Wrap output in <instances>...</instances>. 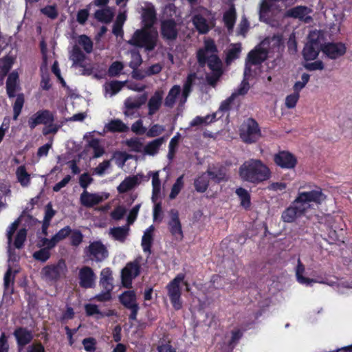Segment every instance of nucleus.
I'll return each instance as SVG.
<instances>
[{
	"mask_svg": "<svg viewBox=\"0 0 352 352\" xmlns=\"http://www.w3.org/2000/svg\"><path fill=\"white\" fill-rule=\"evenodd\" d=\"M282 44L283 42L281 36L276 35L272 37L265 38L260 43L259 45L249 53L244 71L245 78L241 82L239 87L232 93L231 98H234L238 96H243L248 93L250 89V85L247 80L252 75L251 66L252 65L260 64L266 59L270 51L278 50Z\"/></svg>",
	"mask_w": 352,
	"mask_h": 352,
	"instance_id": "nucleus-1",
	"label": "nucleus"
},
{
	"mask_svg": "<svg viewBox=\"0 0 352 352\" xmlns=\"http://www.w3.org/2000/svg\"><path fill=\"white\" fill-rule=\"evenodd\" d=\"M239 175L243 182L258 184L270 179L272 173L268 166L261 160L250 159L240 166Z\"/></svg>",
	"mask_w": 352,
	"mask_h": 352,
	"instance_id": "nucleus-2",
	"label": "nucleus"
},
{
	"mask_svg": "<svg viewBox=\"0 0 352 352\" xmlns=\"http://www.w3.org/2000/svg\"><path fill=\"white\" fill-rule=\"evenodd\" d=\"M197 58L202 65L208 63L209 68L212 72V76L208 77V81L210 85H214L221 74V64L216 54V47L212 40H205L204 48L197 52Z\"/></svg>",
	"mask_w": 352,
	"mask_h": 352,
	"instance_id": "nucleus-3",
	"label": "nucleus"
},
{
	"mask_svg": "<svg viewBox=\"0 0 352 352\" xmlns=\"http://www.w3.org/2000/svg\"><path fill=\"white\" fill-rule=\"evenodd\" d=\"M305 188H307V186H300L297 196L293 201L294 205L304 215L309 211L315 210L316 207H318L326 199V196L320 188L303 190Z\"/></svg>",
	"mask_w": 352,
	"mask_h": 352,
	"instance_id": "nucleus-4",
	"label": "nucleus"
},
{
	"mask_svg": "<svg viewBox=\"0 0 352 352\" xmlns=\"http://www.w3.org/2000/svg\"><path fill=\"white\" fill-rule=\"evenodd\" d=\"M196 76L195 74L188 75L184 88L182 91L179 85H174L168 91L165 100L164 105L167 107L172 108L178 101L179 104L183 105L187 100V98L191 91L192 82L195 80Z\"/></svg>",
	"mask_w": 352,
	"mask_h": 352,
	"instance_id": "nucleus-5",
	"label": "nucleus"
},
{
	"mask_svg": "<svg viewBox=\"0 0 352 352\" xmlns=\"http://www.w3.org/2000/svg\"><path fill=\"white\" fill-rule=\"evenodd\" d=\"M157 41L158 32L155 29L144 28L135 31L129 43L143 47L146 51H152L156 47Z\"/></svg>",
	"mask_w": 352,
	"mask_h": 352,
	"instance_id": "nucleus-6",
	"label": "nucleus"
},
{
	"mask_svg": "<svg viewBox=\"0 0 352 352\" xmlns=\"http://www.w3.org/2000/svg\"><path fill=\"white\" fill-rule=\"evenodd\" d=\"M184 280V275L179 274L168 285L166 286L168 290V295L170 299L173 306L176 309L182 308L181 301V287L182 283H184L186 286V290L189 291L188 284Z\"/></svg>",
	"mask_w": 352,
	"mask_h": 352,
	"instance_id": "nucleus-7",
	"label": "nucleus"
},
{
	"mask_svg": "<svg viewBox=\"0 0 352 352\" xmlns=\"http://www.w3.org/2000/svg\"><path fill=\"white\" fill-rule=\"evenodd\" d=\"M167 227L173 239L176 241H182L184 239V232L179 212L171 209L168 212Z\"/></svg>",
	"mask_w": 352,
	"mask_h": 352,
	"instance_id": "nucleus-8",
	"label": "nucleus"
},
{
	"mask_svg": "<svg viewBox=\"0 0 352 352\" xmlns=\"http://www.w3.org/2000/svg\"><path fill=\"white\" fill-rule=\"evenodd\" d=\"M240 137L246 143H253L261 137V131L257 122L253 119L245 121L240 129Z\"/></svg>",
	"mask_w": 352,
	"mask_h": 352,
	"instance_id": "nucleus-9",
	"label": "nucleus"
},
{
	"mask_svg": "<svg viewBox=\"0 0 352 352\" xmlns=\"http://www.w3.org/2000/svg\"><path fill=\"white\" fill-rule=\"evenodd\" d=\"M69 60L72 61V67H79L80 72L82 75H90L92 73V68L91 66H86L84 64L85 55L80 50L79 46L74 45L72 50L69 52Z\"/></svg>",
	"mask_w": 352,
	"mask_h": 352,
	"instance_id": "nucleus-10",
	"label": "nucleus"
},
{
	"mask_svg": "<svg viewBox=\"0 0 352 352\" xmlns=\"http://www.w3.org/2000/svg\"><path fill=\"white\" fill-rule=\"evenodd\" d=\"M140 271V265L138 260L130 262L122 269L121 273L122 283L124 287H131L132 280L137 277Z\"/></svg>",
	"mask_w": 352,
	"mask_h": 352,
	"instance_id": "nucleus-11",
	"label": "nucleus"
},
{
	"mask_svg": "<svg viewBox=\"0 0 352 352\" xmlns=\"http://www.w3.org/2000/svg\"><path fill=\"white\" fill-rule=\"evenodd\" d=\"M85 253L89 259L100 262L108 256L107 248L100 241H94L86 248Z\"/></svg>",
	"mask_w": 352,
	"mask_h": 352,
	"instance_id": "nucleus-12",
	"label": "nucleus"
},
{
	"mask_svg": "<svg viewBox=\"0 0 352 352\" xmlns=\"http://www.w3.org/2000/svg\"><path fill=\"white\" fill-rule=\"evenodd\" d=\"M67 267L64 261H60L56 265H48L43 268L41 274L43 278L48 280H54L60 278L65 274Z\"/></svg>",
	"mask_w": 352,
	"mask_h": 352,
	"instance_id": "nucleus-13",
	"label": "nucleus"
},
{
	"mask_svg": "<svg viewBox=\"0 0 352 352\" xmlns=\"http://www.w3.org/2000/svg\"><path fill=\"white\" fill-rule=\"evenodd\" d=\"M109 194L106 192L91 193L84 190L80 196V204L87 208L93 207L107 199Z\"/></svg>",
	"mask_w": 352,
	"mask_h": 352,
	"instance_id": "nucleus-14",
	"label": "nucleus"
},
{
	"mask_svg": "<svg viewBox=\"0 0 352 352\" xmlns=\"http://www.w3.org/2000/svg\"><path fill=\"white\" fill-rule=\"evenodd\" d=\"M54 114L49 110H39L34 113L28 120V125L31 129H34L39 124H47L54 121Z\"/></svg>",
	"mask_w": 352,
	"mask_h": 352,
	"instance_id": "nucleus-15",
	"label": "nucleus"
},
{
	"mask_svg": "<svg viewBox=\"0 0 352 352\" xmlns=\"http://www.w3.org/2000/svg\"><path fill=\"white\" fill-rule=\"evenodd\" d=\"M311 12L312 10L310 8L306 6H298L287 10L285 16L309 23L312 21Z\"/></svg>",
	"mask_w": 352,
	"mask_h": 352,
	"instance_id": "nucleus-16",
	"label": "nucleus"
},
{
	"mask_svg": "<svg viewBox=\"0 0 352 352\" xmlns=\"http://www.w3.org/2000/svg\"><path fill=\"white\" fill-rule=\"evenodd\" d=\"M274 162L282 168L292 169L297 164L296 157L288 151H280L274 157Z\"/></svg>",
	"mask_w": 352,
	"mask_h": 352,
	"instance_id": "nucleus-17",
	"label": "nucleus"
},
{
	"mask_svg": "<svg viewBox=\"0 0 352 352\" xmlns=\"http://www.w3.org/2000/svg\"><path fill=\"white\" fill-rule=\"evenodd\" d=\"M322 52L330 59H336L343 56L346 47L342 43H329L322 47Z\"/></svg>",
	"mask_w": 352,
	"mask_h": 352,
	"instance_id": "nucleus-18",
	"label": "nucleus"
},
{
	"mask_svg": "<svg viewBox=\"0 0 352 352\" xmlns=\"http://www.w3.org/2000/svg\"><path fill=\"white\" fill-rule=\"evenodd\" d=\"M144 179L145 176L142 173L129 176L120 183L117 190L120 193L126 192L140 184Z\"/></svg>",
	"mask_w": 352,
	"mask_h": 352,
	"instance_id": "nucleus-19",
	"label": "nucleus"
},
{
	"mask_svg": "<svg viewBox=\"0 0 352 352\" xmlns=\"http://www.w3.org/2000/svg\"><path fill=\"white\" fill-rule=\"evenodd\" d=\"M96 276L89 267H83L79 272L80 285L85 288H91L95 285Z\"/></svg>",
	"mask_w": 352,
	"mask_h": 352,
	"instance_id": "nucleus-20",
	"label": "nucleus"
},
{
	"mask_svg": "<svg viewBox=\"0 0 352 352\" xmlns=\"http://www.w3.org/2000/svg\"><path fill=\"white\" fill-rule=\"evenodd\" d=\"M178 29L173 19L163 20L161 23V34L166 40H174L177 38Z\"/></svg>",
	"mask_w": 352,
	"mask_h": 352,
	"instance_id": "nucleus-21",
	"label": "nucleus"
},
{
	"mask_svg": "<svg viewBox=\"0 0 352 352\" xmlns=\"http://www.w3.org/2000/svg\"><path fill=\"white\" fill-rule=\"evenodd\" d=\"M71 232V228L69 226H65V228L60 230L56 234H54L50 239L47 238H43L41 239V245H47L49 248H54L56 245L65 239L69 235Z\"/></svg>",
	"mask_w": 352,
	"mask_h": 352,
	"instance_id": "nucleus-22",
	"label": "nucleus"
},
{
	"mask_svg": "<svg viewBox=\"0 0 352 352\" xmlns=\"http://www.w3.org/2000/svg\"><path fill=\"white\" fill-rule=\"evenodd\" d=\"M208 175L215 182L226 181L228 179L226 168L219 164L210 166L208 169Z\"/></svg>",
	"mask_w": 352,
	"mask_h": 352,
	"instance_id": "nucleus-23",
	"label": "nucleus"
},
{
	"mask_svg": "<svg viewBox=\"0 0 352 352\" xmlns=\"http://www.w3.org/2000/svg\"><path fill=\"white\" fill-rule=\"evenodd\" d=\"M121 303L128 309H130L134 314L138 310L136 303V295L134 291H126L120 296Z\"/></svg>",
	"mask_w": 352,
	"mask_h": 352,
	"instance_id": "nucleus-24",
	"label": "nucleus"
},
{
	"mask_svg": "<svg viewBox=\"0 0 352 352\" xmlns=\"http://www.w3.org/2000/svg\"><path fill=\"white\" fill-rule=\"evenodd\" d=\"M164 98V91L157 90L148 101V114L154 115L160 108Z\"/></svg>",
	"mask_w": 352,
	"mask_h": 352,
	"instance_id": "nucleus-25",
	"label": "nucleus"
},
{
	"mask_svg": "<svg viewBox=\"0 0 352 352\" xmlns=\"http://www.w3.org/2000/svg\"><path fill=\"white\" fill-rule=\"evenodd\" d=\"M156 20V13L153 5L146 3L143 8L142 21L144 28H151Z\"/></svg>",
	"mask_w": 352,
	"mask_h": 352,
	"instance_id": "nucleus-26",
	"label": "nucleus"
},
{
	"mask_svg": "<svg viewBox=\"0 0 352 352\" xmlns=\"http://www.w3.org/2000/svg\"><path fill=\"white\" fill-rule=\"evenodd\" d=\"M302 215L304 214L292 201L291 205L283 212L281 219L284 222L292 223Z\"/></svg>",
	"mask_w": 352,
	"mask_h": 352,
	"instance_id": "nucleus-27",
	"label": "nucleus"
},
{
	"mask_svg": "<svg viewBox=\"0 0 352 352\" xmlns=\"http://www.w3.org/2000/svg\"><path fill=\"white\" fill-rule=\"evenodd\" d=\"M164 141V138H160L148 142L145 146L143 145V155L155 156L158 153L160 148Z\"/></svg>",
	"mask_w": 352,
	"mask_h": 352,
	"instance_id": "nucleus-28",
	"label": "nucleus"
},
{
	"mask_svg": "<svg viewBox=\"0 0 352 352\" xmlns=\"http://www.w3.org/2000/svg\"><path fill=\"white\" fill-rule=\"evenodd\" d=\"M322 46L318 44L306 43L302 50V55L306 61L315 60L319 54L320 51H322Z\"/></svg>",
	"mask_w": 352,
	"mask_h": 352,
	"instance_id": "nucleus-29",
	"label": "nucleus"
},
{
	"mask_svg": "<svg viewBox=\"0 0 352 352\" xmlns=\"http://www.w3.org/2000/svg\"><path fill=\"white\" fill-rule=\"evenodd\" d=\"M152 178V201L156 202L161 194V182L160 179L159 171H151L148 173Z\"/></svg>",
	"mask_w": 352,
	"mask_h": 352,
	"instance_id": "nucleus-30",
	"label": "nucleus"
},
{
	"mask_svg": "<svg viewBox=\"0 0 352 352\" xmlns=\"http://www.w3.org/2000/svg\"><path fill=\"white\" fill-rule=\"evenodd\" d=\"M99 285L104 290L113 288L112 272L109 268H104L100 272Z\"/></svg>",
	"mask_w": 352,
	"mask_h": 352,
	"instance_id": "nucleus-31",
	"label": "nucleus"
},
{
	"mask_svg": "<svg viewBox=\"0 0 352 352\" xmlns=\"http://www.w3.org/2000/svg\"><path fill=\"white\" fill-rule=\"evenodd\" d=\"M305 269L300 259L298 260V264L296 269V276L298 283L305 285H311L313 283H323L324 282L318 281L314 279L309 278L304 276Z\"/></svg>",
	"mask_w": 352,
	"mask_h": 352,
	"instance_id": "nucleus-32",
	"label": "nucleus"
},
{
	"mask_svg": "<svg viewBox=\"0 0 352 352\" xmlns=\"http://www.w3.org/2000/svg\"><path fill=\"white\" fill-rule=\"evenodd\" d=\"M16 177L17 182L23 187H28L31 182L30 175L28 173L25 166H19L16 169Z\"/></svg>",
	"mask_w": 352,
	"mask_h": 352,
	"instance_id": "nucleus-33",
	"label": "nucleus"
},
{
	"mask_svg": "<svg viewBox=\"0 0 352 352\" xmlns=\"http://www.w3.org/2000/svg\"><path fill=\"white\" fill-rule=\"evenodd\" d=\"M19 74L16 72H12L8 76L6 81L7 93L10 98L15 96V92L18 87Z\"/></svg>",
	"mask_w": 352,
	"mask_h": 352,
	"instance_id": "nucleus-34",
	"label": "nucleus"
},
{
	"mask_svg": "<svg viewBox=\"0 0 352 352\" xmlns=\"http://www.w3.org/2000/svg\"><path fill=\"white\" fill-rule=\"evenodd\" d=\"M14 336L19 345L24 346L32 339V333L23 328H19L14 331Z\"/></svg>",
	"mask_w": 352,
	"mask_h": 352,
	"instance_id": "nucleus-35",
	"label": "nucleus"
},
{
	"mask_svg": "<svg viewBox=\"0 0 352 352\" xmlns=\"http://www.w3.org/2000/svg\"><path fill=\"white\" fill-rule=\"evenodd\" d=\"M105 129L110 132H125L129 130L128 126L119 119L111 120L105 125Z\"/></svg>",
	"mask_w": 352,
	"mask_h": 352,
	"instance_id": "nucleus-36",
	"label": "nucleus"
},
{
	"mask_svg": "<svg viewBox=\"0 0 352 352\" xmlns=\"http://www.w3.org/2000/svg\"><path fill=\"white\" fill-rule=\"evenodd\" d=\"M192 22L196 29L201 34L206 33L209 29L210 25L207 20L201 14H196L192 19Z\"/></svg>",
	"mask_w": 352,
	"mask_h": 352,
	"instance_id": "nucleus-37",
	"label": "nucleus"
},
{
	"mask_svg": "<svg viewBox=\"0 0 352 352\" xmlns=\"http://www.w3.org/2000/svg\"><path fill=\"white\" fill-rule=\"evenodd\" d=\"M154 231V226H151L146 230V231L144 233L142 239V246L144 252H150V248L153 239Z\"/></svg>",
	"mask_w": 352,
	"mask_h": 352,
	"instance_id": "nucleus-38",
	"label": "nucleus"
},
{
	"mask_svg": "<svg viewBox=\"0 0 352 352\" xmlns=\"http://www.w3.org/2000/svg\"><path fill=\"white\" fill-rule=\"evenodd\" d=\"M124 85V82L111 81L104 85L105 95L113 96L118 93Z\"/></svg>",
	"mask_w": 352,
	"mask_h": 352,
	"instance_id": "nucleus-39",
	"label": "nucleus"
},
{
	"mask_svg": "<svg viewBox=\"0 0 352 352\" xmlns=\"http://www.w3.org/2000/svg\"><path fill=\"white\" fill-rule=\"evenodd\" d=\"M235 192L240 199L241 206L245 209L249 208L251 205L249 192L245 188H239L236 190Z\"/></svg>",
	"mask_w": 352,
	"mask_h": 352,
	"instance_id": "nucleus-40",
	"label": "nucleus"
},
{
	"mask_svg": "<svg viewBox=\"0 0 352 352\" xmlns=\"http://www.w3.org/2000/svg\"><path fill=\"white\" fill-rule=\"evenodd\" d=\"M38 245L42 248L40 250L35 252L33 256L36 260L45 262L50 257V250L52 248H49L47 245H41V240L38 242Z\"/></svg>",
	"mask_w": 352,
	"mask_h": 352,
	"instance_id": "nucleus-41",
	"label": "nucleus"
},
{
	"mask_svg": "<svg viewBox=\"0 0 352 352\" xmlns=\"http://www.w3.org/2000/svg\"><path fill=\"white\" fill-rule=\"evenodd\" d=\"M113 16V12L109 8L97 10L95 17L98 21L104 23H109Z\"/></svg>",
	"mask_w": 352,
	"mask_h": 352,
	"instance_id": "nucleus-42",
	"label": "nucleus"
},
{
	"mask_svg": "<svg viewBox=\"0 0 352 352\" xmlns=\"http://www.w3.org/2000/svg\"><path fill=\"white\" fill-rule=\"evenodd\" d=\"M124 144L131 151L142 153L144 144L138 138L126 140Z\"/></svg>",
	"mask_w": 352,
	"mask_h": 352,
	"instance_id": "nucleus-43",
	"label": "nucleus"
},
{
	"mask_svg": "<svg viewBox=\"0 0 352 352\" xmlns=\"http://www.w3.org/2000/svg\"><path fill=\"white\" fill-rule=\"evenodd\" d=\"M64 124L65 121L63 120L60 123H55L54 121L50 122L47 124L44 125L42 133L44 135L56 134Z\"/></svg>",
	"mask_w": 352,
	"mask_h": 352,
	"instance_id": "nucleus-44",
	"label": "nucleus"
},
{
	"mask_svg": "<svg viewBox=\"0 0 352 352\" xmlns=\"http://www.w3.org/2000/svg\"><path fill=\"white\" fill-rule=\"evenodd\" d=\"M129 232L127 226L113 228L111 229L110 234L112 236L118 241H123L126 237Z\"/></svg>",
	"mask_w": 352,
	"mask_h": 352,
	"instance_id": "nucleus-45",
	"label": "nucleus"
},
{
	"mask_svg": "<svg viewBox=\"0 0 352 352\" xmlns=\"http://www.w3.org/2000/svg\"><path fill=\"white\" fill-rule=\"evenodd\" d=\"M208 173H204L195 181V186L197 191L205 192L208 186Z\"/></svg>",
	"mask_w": 352,
	"mask_h": 352,
	"instance_id": "nucleus-46",
	"label": "nucleus"
},
{
	"mask_svg": "<svg viewBox=\"0 0 352 352\" xmlns=\"http://www.w3.org/2000/svg\"><path fill=\"white\" fill-rule=\"evenodd\" d=\"M236 19L235 9L233 6L230 7L223 15V21L229 30H232Z\"/></svg>",
	"mask_w": 352,
	"mask_h": 352,
	"instance_id": "nucleus-47",
	"label": "nucleus"
},
{
	"mask_svg": "<svg viewBox=\"0 0 352 352\" xmlns=\"http://www.w3.org/2000/svg\"><path fill=\"white\" fill-rule=\"evenodd\" d=\"M241 51V44L236 43L233 45L228 51L226 56V63L230 64L234 59L239 58Z\"/></svg>",
	"mask_w": 352,
	"mask_h": 352,
	"instance_id": "nucleus-48",
	"label": "nucleus"
},
{
	"mask_svg": "<svg viewBox=\"0 0 352 352\" xmlns=\"http://www.w3.org/2000/svg\"><path fill=\"white\" fill-rule=\"evenodd\" d=\"M89 146L94 151V157L98 158L104 153V148L98 139H92L89 142Z\"/></svg>",
	"mask_w": 352,
	"mask_h": 352,
	"instance_id": "nucleus-49",
	"label": "nucleus"
},
{
	"mask_svg": "<svg viewBox=\"0 0 352 352\" xmlns=\"http://www.w3.org/2000/svg\"><path fill=\"white\" fill-rule=\"evenodd\" d=\"M215 118V115H207L205 117L197 116L190 123V126H195L202 124H208L212 122Z\"/></svg>",
	"mask_w": 352,
	"mask_h": 352,
	"instance_id": "nucleus-50",
	"label": "nucleus"
},
{
	"mask_svg": "<svg viewBox=\"0 0 352 352\" xmlns=\"http://www.w3.org/2000/svg\"><path fill=\"white\" fill-rule=\"evenodd\" d=\"M24 104V97L23 94H19L17 96L14 104L13 105V119L16 120L18 119L19 116L21 112V109L23 108Z\"/></svg>",
	"mask_w": 352,
	"mask_h": 352,
	"instance_id": "nucleus-51",
	"label": "nucleus"
},
{
	"mask_svg": "<svg viewBox=\"0 0 352 352\" xmlns=\"http://www.w3.org/2000/svg\"><path fill=\"white\" fill-rule=\"evenodd\" d=\"M165 131V126L159 124L151 125L146 130V135L148 138H155L160 135Z\"/></svg>",
	"mask_w": 352,
	"mask_h": 352,
	"instance_id": "nucleus-52",
	"label": "nucleus"
},
{
	"mask_svg": "<svg viewBox=\"0 0 352 352\" xmlns=\"http://www.w3.org/2000/svg\"><path fill=\"white\" fill-rule=\"evenodd\" d=\"M85 309L88 316H95L97 319H100L105 316V314L101 312L96 305L87 304L85 306Z\"/></svg>",
	"mask_w": 352,
	"mask_h": 352,
	"instance_id": "nucleus-53",
	"label": "nucleus"
},
{
	"mask_svg": "<svg viewBox=\"0 0 352 352\" xmlns=\"http://www.w3.org/2000/svg\"><path fill=\"white\" fill-rule=\"evenodd\" d=\"M78 44L82 46L87 53H90L93 49V43L91 39L85 35H81L78 38Z\"/></svg>",
	"mask_w": 352,
	"mask_h": 352,
	"instance_id": "nucleus-54",
	"label": "nucleus"
},
{
	"mask_svg": "<svg viewBox=\"0 0 352 352\" xmlns=\"http://www.w3.org/2000/svg\"><path fill=\"white\" fill-rule=\"evenodd\" d=\"M131 157V155L125 152H117L113 154V158L115 160L116 164L122 168L125 162Z\"/></svg>",
	"mask_w": 352,
	"mask_h": 352,
	"instance_id": "nucleus-55",
	"label": "nucleus"
},
{
	"mask_svg": "<svg viewBox=\"0 0 352 352\" xmlns=\"http://www.w3.org/2000/svg\"><path fill=\"white\" fill-rule=\"evenodd\" d=\"M184 182H183V175L178 177L172 187L171 192L170 193V199H175L177 195L179 193L180 190L183 188Z\"/></svg>",
	"mask_w": 352,
	"mask_h": 352,
	"instance_id": "nucleus-56",
	"label": "nucleus"
},
{
	"mask_svg": "<svg viewBox=\"0 0 352 352\" xmlns=\"http://www.w3.org/2000/svg\"><path fill=\"white\" fill-rule=\"evenodd\" d=\"M300 98L299 93L294 91V93L288 95L285 101V104L287 108L293 109L296 107V103Z\"/></svg>",
	"mask_w": 352,
	"mask_h": 352,
	"instance_id": "nucleus-57",
	"label": "nucleus"
},
{
	"mask_svg": "<svg viewBox=\"0 0 352 352\" xmlns=\"http://www.w3.org/2000/svg\"><path fill=\"white\" fill-rule=\"evenodd\" d=\"M309 74L307 73L302 74L300 78V80L296 82V83L294 84L293 87L294 91L299 93L307 84V82L309 80Z\"/></svg>",
	"mask_w": 352,
	"mask_h": 352,
	"instance_id": "nucleus-58",
	"label": "nucleus"
},
{
	"mask_svg": "<svg viewBox=\"0 0 352 352\" xmlns=\"http://www.w3.org/2000/svg\"><path fill=\"white\" fill-rule=\"evenodd\" d=\"M131 60L129 63V66L133 69H137L142 63V57L140 53L135 50L130 52Z\"/></svg>",
	"mask_w": 352,
	"mask_h": 352,
	"instance_id": "nucleus-59",
	"label": "nucleus"
},
{
	"mask_svg": "<svg viewBox=\"0 0 352 352\" xmlns=\"http://www.w3.org/2000/svg\"><path fill=\"white\" fill-rule=\"evenodd\" d=\"M26 230L21 229L17 232L14 245L16 248H21L26 239Z\"/></svg>",
	"mask_w": 352,
	"mask_h": 352,
	"instance_id": "nucleus-60",
	"label": "nucleus"
},
{
	"mask_svg": "<svg viewBox=\"0 0 352 352\" xmlns=\"http://www.w3.org/2000/svg\"><path fill=\"white\" fill-rule=\"evenodd\" d=\"M322 34L318 30L311 31L308 35L307 43L321 45Z\"/></svg>",
	"mask_w": 352,
	"mask_h": 352,
	"instance_id": "nucleus-61",
	"label": "nucleus"
},
{
	"mask_svg": "<svg viewBox=\"0 0 352 352\" xmlns=\"http://www.w3.org/2000/svg\"><path fill=\"white\" fill-rule=\"evenodd\" d=\"M123 64L121 62L116 61L113 63L109 68V75L111 76H118L123 69Z\"/></svg>",
	"mask_w": 352,
	"mask_h": 352,
	"instance_id": "nucleus-62",
	"label": "nucleus"
},
{
	"mask_svg": "<svg viewBox=\"0 0 352 352\" xmlns=\"http://www.w3.org/2000/svg\"><path fill=\"white\" fill-rule=\"evenodd\" d=\"M111 167V162L109 160H105L102 163L99 164L98 166L95 168L94 173L100 176L103 175L107 170Z\"/></svg>",
	"mask_w": 352,
	"mask_h": 352,
	"instance_id": "nucleus-63",
	"label": "nucleus"
},
{
	"mask_svg": "<svg viewBox=\"0 0 352 352\" xmlns=\"http://www.w3.org/2000/svg\"><path fill=\"white\" fill-rule=\"evenodd\" d=\"M304 67L309 71L322 70L324 68V63L322 60H316L312 63H305Z\"/></svg>",
	"mask_w": 352,
	"mask_h": 352,
	"instance_id": "nucleus-64",
	"label": "nucleus"
}]
</instances>
